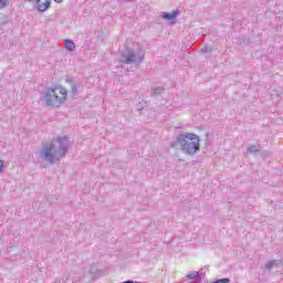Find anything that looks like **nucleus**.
<instances>
[{
  "label": "nucleus",
  "instance_id": "1",
  "mask_svg": "<svg viewBox=\"0 0 283 283\" xmlns=\"http://www.w3.org/2000/svg\"><path fill=\"white\" fill-rule=\"evenodd\" d=\"M69 148L70 137H57L42 148L40 156L45 163L54 165L60 158H65Z\"/></svg>",
  "mask_w": 283,
  "mask_h": 283
},
{
  "label": "nucleus",
  "instance_id": "2",
  "mask_svg": "<svg viewBox=\"0 0 283 283\" xmlns=\"http://www.w3.org/2000/svg\"><path fill=\"white\" fill-rule=\"evenodd\" d=\"M170 147H179L186 156H196L200 151V137L193 133H180L175 142L170 143Z\"/></svg>",
  "mask_w": 283,
  "mask_h": 283
},
{
  "label": "nucleus",
  "instance_id": "3",
  "mask_svg": "<svg viewBox=\"0 0 283 283\" xmlns=\"http://www.w3.org/2000/svg\"><path fill=\"white\" fill-rule=\"evenodd\" d=\"M67 98V90L63 86L50 87L44 94L46 107H61Z\"/></svg>",
  "mask_w": 283,
  "mask_h": 283
},
{
  "label": "nucleus",
  "instance_id": "4",
  "mask_svg": "<svg viewBox=\"0 0 283 283\" xmlns=\"http://www.w3.org/2000/svg\"><path fill=\"white\" fill-rule=\"evenodd\" d=\"M143 59H145V54L136 53L134 50L126 48L125 51L122 52L119 61L120 63H126L129 65L132 63H138V61L140 63Z\"/></svg>",
  "mask_w": 283,
  "mask_h": 283
},
{
  "label": "nucleus",
  "instance_id": "5",
  "mask_svg": "<svg viewBox=\"0 0 283 283\" xmlns=\"http://www.w3.org/2000/svg\"><path fill=\"white\" fill-rule=\"evenodd\" d=\"M35 3L39 12H45L52 6V0H36Z\"/></svg>",
  "mask_w": 283,
  "mask_h": 283
},
{
  "label": "nucleus",
  "instance_id": "6",
  "mask_svg": "<svg viewBox=\"0 0 283 283\" xmlns=\"http://www.w3.org/2000/svg\"><path fill=\"white\" fill-rule=\"evenodd\" d=\"M161 17L166 21H172V19H176V17H178V11H172L171 13L161 12Z\"/></svg>",
  "mask_w": 283,
  "mask_h": 283
},
{
  "label": "nucleus",
  "instance_id": "7",
  "mask_svg": "<svg viewBox=\"0 0 283 283\" xmlns=\"http://www.w3.org/2000/svg\"><path fill=\"white\" fill-rule=\"evenodd\" d=\"M280 264H282V260H273V261H269L265 264V269H268V271H271L273 269V266H280Z\"/></svg>",
  "mask_w": 283,
  "mask_h": 283
},
{
  "label": "nucleus",
  "instance_id": "8",
  "mask_svg": "<svg viewBox=\"0 0 283 283\" xmlns=\"http://www.w3.org/2000/svg\"><path fill=\"white\" fill-rule=\"evenodd\" d=\"M64 45H65L66 50H69V52H74V50H76V45L74 44V42L72 40H65Z\"/></svg>",
  "mask_w": 283,
  "mask_h": 283
},
{
  "label": "nucleus",
  "instance_id": "9",
  "mask_svg": "<svg viewBox=\"0 0 283 283\" xmlns=\"http://www.w3.org/2000/svg\"><path fill=\"white\" fill-rule=\"evenodd\" d=\"M163 92H165V88H163L161 86H156L155 88H153L151 96H160Z\"/></svg>",
  "mask_w": 283,
  "mask_h": 283
},
{
  "label": "nucleus",
  "instance_id": "10",
  "mask_svg": "<svg viewBox=\"0 0 283 283\" xmlns=\"http://www.w3.org/2000/svg\"><path fill=\"white\" fill-rule=\"evenodd\" d=\"M259 150H260V145H251L248 148V154H255V151H259Z\"/></svg>",
  "mask_w": 283,
  "mask_h": 283
},
{
  "label": "nucleus",
  "instance_id": "11",
  "mask_svg": "<svg viewBox=\"0 0 283 283\" xmlns=\"http://www.w3.org/2000/svg\"><path fill=\"white\" fill-rule=\"evenodd\" d=\"M187 277H188L189 280H196V279L200 277V273H199V272H191V273H189V274L187 275Z\"/></svg>",
  "mask_w": 283,
  "mask_h": 283
},
{
  "label": "nucleus",
  "instance_id": "12",
  "mask_svg": "<svg viewBox=\"0 0 283 283\" xmlns=\"http://www.w3.org/2000/svg\"><path fill=\"white\" fill-rule=\"evenodd\" d=\"M201 52H203L205 54H209L213 52V48L206 45L201 49Z\"/></svg>",
  "mask_w": 283,
  "mask_h": 283
},
{
  "label": "nucleus",
  "instance_id": "13",
  "mask_svg": "<svg viewBox=\"0 0 283 283\" xmlns=\"http://www.w3.org/2000/svg\"><path fill=\"white\" fill-rule=\"evenodd\" d=\"M229 282H231V280L224 277V279H219V280H217V281H214V282H212V283H229Z\"/></svg>",
  "mask_w": 283,
  "mask_h": 283
},
{
  "label": "nucleus",
  "instance_id": "14",
  "mask_svg": "<svg viewBox=\"0 0 283 283\" xmlns=\"http://www.w3.org/2000/svg\"><path fill=\"white\" fill-rule=\"evenodd\" d=\"M8 7V0H0V10Z\"/></svg>",
  "mask_w": 283,
  "mask_h": 283
},
{
  "label": "nucleus",
  "instance_id": "15",
  "mask_svg": "<svg viewBox=\"0 0 283 283\" xmlns=\"http://www.w3.org/2000/svg\"><path fill=\"white\" fill-rule=\"evenodd\" d=\"M72 94L76 95V93L78 92V86L73 85L71 88Z\"/></svg>",
  "mask_w": 283,
  "mask_h": 283
},
{
  "label": "nucleus",
  "instance_id": "16",
  "mask_svg": "<svg viewBox=\"0 0 283 283\" xmlns=\"http://www.w3.org/2000/svg\"><path fill=\"white\" fill-rule=\"evenodd\" d=\"M3 169V160H0V172Z\"/></svg>",
  "mask_w": 283,
  "mask_h": 283
},
{
  "label": "nucleus",
  "instance_id": "17",
  "mask_svg": "<svg viewBox=\"0 0 283 283\" xmlns=\"http://www.w3.org/2000/svg\"><path fill=\"white\" fill-rule=\"evenodd\" d=\"M55 3H63V0H54Z\"/></svg>",
  "mask_w": 283,
  "mask_h": 283
}]
</instances>
